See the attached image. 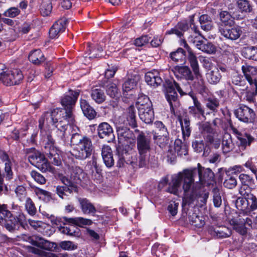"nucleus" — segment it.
Listing matches in <instances>:
<instances>
[{"mask_svg":"<svg viewBox=\"0 0 257 257\" xmlns=\"http://www.w3.org/2000/svg\"><path fill=\"white\" fill-rule=\"evenodd\" d=\"M198 172L189 171L187 169L174 175L172 181L169 184L167 191L170 193L177 195L180 188L181 182H183V189L184 197L183 199V205H189L196 199L197 188L192 186V176L195 175Z\"/></svg>","mask_w":257,"mask_h":257,"instance_id":"f257e3e1","label":"nucleus"},{"mask_svg":"<svg viewBox=\"0 0 257 257\" xmlns=\"http://www.w3.org/2000/svg\"><path fill=\"white\" fill-rule=\"evenodd\" d=\"M187 170L192 172L196 170L198 172L196 175L191 177L192 186L197 188L196 199L200 198V201L205 203L208 198L209 193L204 190L202 185L206 183L209 185L215 183L214 173L209 168L204 169L202 167L199 163L198 164L197 168Z\"/></svg>","mask_w":257,"mask_h":257,"instance_id":"f03ea898","label":"nucleus"},{"mask_svg":"<svg viewBox=\"0 0 257 257\" xmlns=\"http://www.w3.org/2000/svg\"><path fill=\"white\" fill-rule=\"evenodd\" d=\"M70 142L71 145L75 146L72 154L77 159L83 160L90 157L94 151L91 139L77 132L72 134Z\"/></svg>","mask_w":257,"mask_h":257,"instance_id":"7ed1b4c3","label":"nucleus"},{"mask_svg":"<svg viewBox=\"0 0 257 257\" xmlns=\"http://www.w3.org/2000/svg\"><path fill=\"white\" fill-rule=\"evenodd\" d=\"M10 209L11 210L9 209L7 204H0V225L12 232L15 230L16 225L21 222L23 214H15V212L20 210V207L14 202Z\"/></svg>","mask_w":257,"mask_h":257,"instance_id":"20e7f679","label":"nucleus"},{"mask_svg":"<svg viewBox=\"0 0 257 257\" xmlns=\"http://www.w3.org/2000/svg\"><path fill=\"white\" fill-rule=\"evenodd\" d=\"M79 95V91L78 90H69L68 93L65 94L61 100V104L64 108H57L50 111L46 112V116L50 118H49V120L53 121L52 117L57 115L61 116L65 113L73 114V109Z\"/></svg>","mask_w":257,"mask_h":257,"instance_id":"39448f33","label":"nucleus"},{"mask_svg":"<svg viewBox=\"0 0 257 257\" xmlns=\"http://www.w3.org/2000/svg\"><path fill=\"white\" fill-rule=\"evenodd\" d=\"M46 112H45L39 119V127L42 128L44 125L45 122L47 124H52L55 125L58 129V132L61 134V137L62 140L65 141V137L68 125L72 124L74 122V117L73 114L65 113L61 116L58 115L52 117L53 121L49 120V117L46 116Z\"/></svg>","mask_w":257,"mask_h":257,"instance_id":"423d86ee","label":"nucleus"},{"mask_svg":"<svg viewBox=\"0 0 257 257\" xmlns=\"http://www.w3.org/2000/svg\"><path fill=\"white\" fill-rule=\"evenodd\" d=\"M25 152L29 162L32 165L38 168L43 172H54V168L50 165L44 155L39 151L32 148L26 149Z\"/></svg>","mask_w":257,"mask_h":257,"instance_id":"0eeeda50","label":"nucleus"},{"mask_svg":"<svg viewBox=\"0 0 257 257\" xmlns=\"http://www.w3.org/2000/svg\"><path fill=\"white\" fill-rule=\"evenodd\" d=\"M23 75L19 69L10 70L4 64L0 63V81L7 86L19 84L23 79Z\"/></svg>","mask_w":257,"mask_h":257,"instance_id":"6e6552de","label":"nucleus"},{"mask_svg":"<svg viewBox=\"0 0 257 257\" xmlns=\"http://www.w3.org/2000/svg\"><path fill=\"white\" fill-rule=\"evenodd\" d=\"M183 43L184 44V47L186 49L188 53L187 59L190 67L192 68L195 78L198 81V83L199 89H203L204 87V81L200 71V68L197 57L185 40L183 41Z\"/></svg>","mask_w":257,"mask_h":257,"instance_id":"1a4fd4ad","label":"nucleus"},{"mask_svg":"<svg viewBox=\"0 0 257 257\" xmlns=\"http://www.w3.org/2000/svg\"><path fill=\"white\" fill-rule=\"evenodd\" d=\"M239 179L241 183V186L239 189L241 195L252 197L253 193L257 194V189L253 188L254 180L252 177L245 174H241Z\"/></svg>","mask_w":257,"mask_h":257,"instance_id":"9d476101","label":"nucleus"},{"mask_svg":"<svg viewBox=\"0 0 257 257\" xmlns=\"http://www.w3.org/2000/svg\"><path fill=\"white\" fill-rule=\"evenodd\" d=\"M45 153L51 162L55 165L59 166L61 161L60 151L54 146V141L50 135H48L45 141Z\"/></svg>","mask_w":257,"mask_h":257,"instance_id":"9b49d317","label":"nucleus"},{"mask_svg":"<svg viewBox=\"0 0 257 257\" xmlns=\"http://www.w3.org/2000/svg\"><path fill=\"white\" fill-rule=\"evenodd\" d=\"M176 89L180 93L181 95L183 94V92L180 87L179 85L175 81L170 82L168 84V86L166 89V98L169 103L170 106L171 111L175 114V109L174 105L176 106L177 103V93Z\"/></svg>","mask_w":257,"mask_h":257,"instance_id":"f8f14e48","label":"nucleus"},{"mask_svg":"<svg viewBox=\"0 0 257 257\" xmlns=\"http://www.w3.org/2000/svg\"><path fill=\"white\" fill-rule=\"evenodd\" d=\"M154 124L157 130L153 132V139L156 144L161 147L163 144L168 143L169 133L162 121H156Z\"/></svg>","mask_w":257,"mask_h":257,"instance_id":"ddd939ff","label":"nucleus"},{"mask_svg":"<svg viewBox=\"0 0 257 257\" xmlns=\"http://www.w3.org/2000/svg\"><path fill=\"white\" fill-rule=\"evenodd\" d=\"M234 114L239 120L245 123H252L255 118L253 110L246 105L240 106L234 110Z\"/></svg>","mask_w":257,"mask_h":257,"instance_id":"4468645a","label":"nucleus"},{"mask_svg":"<svg viewBox=\"0 0 257 257\" xmlns=\"http://www.w3.org/2000/svg\"><path fill=\"white\" fill-rule=\"evenodd\" d=\"M242 196L243 197H238L236 200L235 206L237 209L243 211L257 209V194L253 193L252 198Z\"/></svg>","mask_w":257,"mask_h":257,"instance_id":"2eb2a0df","label":"nucleus"},{"mask_svg":"<svg viewBox=\"0 0 257 257\" xmlns=\"http://www.w3.org/2000/svg\"><path fill=\"white\" fill-rule=\"evenodd\" d=\"M241 70L250 87H255L257 91V67L245 65L241 67Z\"/></svg>","mask_w":257,"mask_h":257,"instance_id":"dca6fc26","label":"nucleus"},{"mask_svg":"<svg viewBox=\"0 0 257 257\" xmlns=\"http://www.w3.org/2000/svg\"><path fill=\"white\" fill-rule=\"evenodd\" d=\"M53 222L54 223L57 225H59L60 223H63V224H71L78 226H81L82 225H90L93 223L91 219L81 217L74 218H67L66 217L56 218Z\"/></svg>","mask_w":257,"mask_h":257,"instance_id":"f3484780","label":"nucleus"},{"mask_svg":"<svg viewBox=\"0 0 257 257\" xmlns=\"http://www.w3.org/2000/svg\"><path fill=\"white\" fill-rule=\"evenodd\" d=\"M130 164L134 169H137L146 167L149 163V156L144 154H139V157L135 151L130 149Z\"/></svg>","mask_w":257,"mask_h":257,"instance_id":"a211bd4d","label":"nucleus"},{"mask_svg":"<svg viewBox=\"0 0 257 257\" xmlns=\"http://www.w3.org/2000/svg\"><path fill=\"white\" fill-rule=\"evenodd\" d=\"M137 149L139 154L148 155L151 150V139L145 136L143 132H141L137 138Z\"/></svg>","mask_w":257,"mask_h":257,"instance_id":"6ab92c4d","label":"nucleus"},{"mask_svg":"<svg viewBox=\"0 0 257 257\" xmlns=\"http://www.w3.org/2000/svg\"><path fill=\"white\" fill-rule=\"evenodd\" d=\"M98 137L101 139L109 138L108 142H110L114 139L113 131L111 125L107 122L100 123L97 129Z\"/></svg>","mask_w":257,"mask_h":257,"instance_id":"aec40b11","label":"nucleus"},{"mask_svg":"<svg viewBox=\"0 0 257 257\" xmlns=\"http://www.w3.org/2000/svg\"><path fill=\"white\" fill-rule=\"evenodd\" d=\"M116 132L118 140L120 143H123L124 142L131 143L134 140V134L128 127L119 124L116 126Z\"/></svg>","mask_w":257,"mask_h":257,"instance_id":"412c9836","label":"nucleus"},{"mask_svg":"<svg viewBox=\"0 0 257 257\" xmlns=\"http://www.w3.org/2000/svg\"><path fill=\"white\" fill-rule=\"evenodd\" d=\"M219 32L222 36L231 40H237L242 34L241 28L239 26H235L230 28H220Z\"/></svg>","mask_w":257,"mask_h":257,"instance_id":"4be33fe9","label":"nucleus"},{"mask_svg":"<svg viewBox=\"0 0 257 257\" xmlns=\"http://www.w3.org/2000/svg\"><path fill=\"white\" fill-rule=\"evenodd\" d=\"M129 147H126L125 148L122 147L117 148V152L118 160L117 162V166L118 167H123L125 163L130 164V149Z\"/></svg>","mask_w":257,"mask_h":257,"instance_id":"5701e85b","label":"nucleus"},{"mask_svg":"<svg viewBox=\"0 0 257 257\" xmlns=\"http://www.w3.org/2000/svg\"><path fill=\"white\" fill-rule=\"evenodd\" d=\"M80 208L84 214L94 216L97 210L94 205L90 200L86 198H79L78 199Z\"/></svg>","mask_w":257,"mask_h":257,"instance_id":"b1692460","label":"nucleus"},{"mask_svg":"<svg viewBox=\"0 0 257 257\" xmlns=\"http://www.w3.org/2000/svg\"><path fill=\"white\" fill-rule=\"evenodd\" d=\"M220 19L225 25L231 26L233 24V19H241L242 16L238 10L230 13L227 11H222L220 13Z\"/></svg>","mask_w":257,"mask_h":257,"instance_id":"393cba45","label":"nucleus"},{"mask_svg":"<svg viewBox=\"0 0 257 257\" xmlns=\"http://www.w3.org/2000/svg\"><path fill=\"white\" fill-rule=\"evenodd\" d=\"M67 20L63 18L56 22L49 30V35L51 38L58 37L60 33L63 32L66 28Z\"/></svg>","mask_w":257,"mask_h":257,"instance_id":"a878e982","label":"nucleus"},{"mask_svg":"<svg viewBox=\"0 0 257 257\" xmlns=\"http://www.w3.org/2000/svg\"><path fill=\"white\" fill-rule=\"evenodd\" d=\"M145 81L147 83L154 87L160 85L162 82V79L160 76V73L157 70L149 71L145 74Z\"/></svg>","mask_w":257,"mask_h":257,"instance_id":"bb28decb","label":"nucleus"},{"mask_svg":"<svg viewBox=\"0 0 257 257\" xmlns=\"http://www.w3.org/2000/svg\"><path fill=\"white\" fill-rule=\"evenodd\" d=\"M208 232L212 236L217 238H226L231 234V231L225 226L214 228L211 226L208 229Z\"/></svg>","mask_w":257,"mask_h":257,"instance_id":"cd10ccee","label":"nucleus"},{"mask_svg":"<svg viewBox=\"0 0 257 257\" xmlns=\"http://www.w3.org/2000/svg\"><path fill=\"white\" fill-rule=\"evenodd\" d=\"M193 101L194 105L189 107V112L195 117H199L200 115H204V110L201 104L196 96L191 95Z\"/></svg>","mask_w":257,"mask_h":257,"instance_id":"c85d7f7f","label":"nucleus"},{"mask_svg":"<svg viewBox=\"0 0 257 257\" xmlns=\"http://www.w3.org/2000/svg\"><path fill=\"white\" fill-rule=\"evenodd\" d=\"M28 241L32 244L46 250H49L52 247L49 241L38 236H29Z\"/></svg>","mask_w":257,"mask_h":257,"instance_id":"c756f323","label":"nucleus"},{"mask_svg":"<svg viewBox=\"0 0 257 257\" xmlns=\"http://www.w3.org/2000/svg\"><path fill=\"white\" fill-rule=\"evenodd\" d=\"M140 119L146 123H151L154 119V113L152 107L138 110Z\"/></svg>","mask_w":257,"mask_h":257,"instance_id":"7c9ffc66","label":"nucleus"},{"mask_svg":"<svg viewBox=\"0 0 257 257\" xmlns=\"http://www.w3.org/2000/svg\"><path fill=\"white\" fill-rule=\"evenodd\" d=\"M81 108L83 114L89 119H93L96 116V112L94 109L89 105V103L84 99L80 100Z\"/></svg>","mask_w":257,"mask_h":257,"instance_id":"2f4dec72","label":"nucleus"},{"mask_svg":"<svg viewBox=\"0 0 257 257\" xmlns=\"http://www.w3.org/2000/svg\"><path fill=\"white\" fill-rule=\"evenodd\" d=\"M136 111L135 107L131 106L128 108L123 116L126 119V124L133 127H136L137 126Z\"/></svg>","mask_w":257,"mask_h":257,"instance_id":"473e14b6","label":"nucleus"},{"mask_svg":"<svg viewBox=\"0 0 257 257\" xmlns=\"http://www.w3.org/2000/svg\"><path fill=\"white\" fill-rule=\"evenodd\" d=\"M91 97L98 104L103 103L106 99L104 90L101 88H93L91 91Z\"/></svg>","mask_w":257,"mask_h":257,"instance_id":"72a5a7b5","label":"nucleus"},{"mask_svg":"<svg viewBox=\"0 0 257 257\" xmlns=\"http://www.w3.org/2000/svg\"><path fill=\"white\" fill-rule=\"evenodd\" d=\"M178 119L179 121L182 131V134L184 137H189L191 134V127L190 121L189 118L185 116L184 117H182L181 116H178Z\"/></svg>","mask_w":257,"mask_h":257,"instance_id":"f704fd0d","label":"nucleus"},{"mask_svg":"<svg viewBox=\"0 0 257 257\" xmlns=\"http://www.w3.org/2000/svg\"><path fill=\"white\" fill-rule=\"evenodd\" d=\"M201 28L205 31H210L213 27V22L211 18L207 15L204 14L199 18Z\"/></svg>","mask_w":257,"mask_h":257,"instance_id":"c9c22d12","label":"nucleus"},{"mask_svg":"<svg viewBox=\"0 0 257 257\" xmlns=\"http://www.w3.org/2000/svg\"><path fill=\"white\" fill-rule=\"evenodd\" d=\"M230 224L233 226V229L240 234L244 235L246 233L244 218H239L232 219L230 221Z\"/></svg>","mask_w":257,"mask_h":257,"instance_id":"e433bc0d","label":"nucleus"},{"mask_svg":"<svg viewBox=\"0 0 257 257\" xmlns=\"http://www.w3.org/2000/svg\"><path fill=\"white\" fill-rule=\"evenodd\" d=\"M176 72L180 77L188 81H193L194 79L193 74L188 66H180L176 68Z\"/></svg>","mask_w":257,"mask_h":257,"instance_id":"4c0bfd02","label":"nucleus"},{"mask_svg":"<svg viewBox=\"0 0 257 257\" xmlns=\"http://www.w3.org/2000/svg\"><path fill=\"white\" fill-rule=\"evenodd\" d=\"M29 59L33 63L39 65L45 61V57L41 51L37 49L31 52L29 55Z\"/></svg>","mask_w":257,"mask_h":257,"instance_id":"58836bf2","label":"nucleus"},{"mask_svg":"<svg viewBox=\"0 0 257 257\" xmlns=\"http://www.w3.org/2000/svg\"><path fill=\"white\" fill-rule=\"evenodd\" d=\"M206 107L212 112L217 111L219 106V100L214 96H209L205 99Z\"/></svg>","mask_w":257,"mask_h":257,"instance_id":"ea45409f","label":"nucleus"},{"mask_svg":"<svg viewBox=\"0 0 257 257\" xmlns=\"http://www.w3.org/2000/svg\"><path fill=\"white\" fill-rule=\"evenodd\" d=\"M234 145L232 143L231 136L229 134H225L222 139V147L224 153H227L233 149Z\"/></svg>","mask_w":257,"mask_h":257,"instance_id":"a19ab883","label":"nucleus"},{"mask_svg":"<svg viewBox=\"0 0 257 257\" xmlns=\"http://www.w3.org/2000/svg\"><path fill=\"white\" fill-rule=\"evenodd\" d=\"M236 137L240 142V145L243 147L250 146L253 141L254 139L249 134L246 133H236Z\"/></svg>","mask_w":257,"mask_h":257,"instance_id":"79ce46f5","label":"nucleus"},{"mask_svg":"<svg viewBox=\"0 0 257 257\" xmlns=\"http://www.w3.org/2000/svg\"><path fill=\"white\" fill-rule=\"evenodd\" d=\"M207 79L211 84L218 83L221 78V75L217 68H214L207 73Z\"/></svg>","mask_w":257,"mask_h":257,"instance_id":"37998d69","label":"nucleus"},{"mask_svg":"<svg viewBox=\"0 0 257 257\" xmlns=\"http://www.w3.org/2000/svg\"><path fill=\"white\" fill-rule=\"evenodd\" d=\"M242 54L246 59L257 61V48L255 47L244 48Z\"/></svg>","mask_w":257,"mask_h":257,"instance_id":"c03bdc74","label":"nucleus"},{"mask_svg":"<svg viewBox=\"0 0 257 257\" xmlns=\"http://www.w3.org/2000/svg\"><path fill=\"white\" fill-rule=\"evenodd\" d=\"M171 59L176 62L182 63L185 59V54L184 50L179 48L176 51L170 54Z\"/></svg>","mask_w":257,"mask_h":257,"instance_id":"a18cd8bd","label":"nucleus"},{"mask_svg":"<svg viewBox=\"0 0 257 257\" xmlns=\"http://www.w3.org/2000/svg\"><path fill=\"white\" fill-rule=\"evenodd\" d=\"M137 104L138 110L141 108L148 109V108L152 107L151 101L149 98L146 95L140 96L138 98Z\"/></svg>","mask_w":257,"mask_h":257,"instance_id":"49530a36","label":"nucleus"},{"mask_svg":"<svg viewBox=\"0 0 257 257\" xmlns=\"http://www.w3.org/2000/svg\"><path fill=\"white\" fill-rule=\"evenodd\" d=\"M138 77L135 76L133 78H128L122 85L123 91L128 92L134 89L137 85Z\"/></svg>","mask_w":257,"mask_h":257,"instance_id":"de8ad7c7","label":"nucleus"},{"mask_svg":"<svg viewBox=\"0 0 257 257\" xmlns=\"http://www.w3.org/2000/svg\"><path fill=\"white\" fill-rule=\"evenodd\" d=\"M192 146L195 152L200 153L204 151L203 155H207L209 149L207 148L203 141H195L192 143Z\"/></svg>","mask_w":257,"mask_h":257,"instance_id":"09e8293b","label":"nucleus"},{"mask_svg":"<svg viewBox=\"0 0 257 257\" xmlns=\"http://www.w3.org/2000/svg\"><path fill=\"white\" fill-rule=\"evenodd\" d=\"M199 130L204 139L206 140L208 136H213V129L210 125L205 122L202 123L199 127Z\"/></svg>","mask_w":257,"mask_h":257,"instance_id":"8fccbe9b","label":"nucleus"},{"mask_svg":"<svg viewBox=\"0 0 257 257\" xmlns=\"http://www.w3.org/2000/svg\"><path fill=\"white\" fill-rule=\"evenodd\" d=\"M52 4L51 0H43L41 6V13L44 16H48L52 11Z\"/></svg>","mask_w":257,"mask_h":257,"instance_id":"3c124183","label":"nucleus"},{"mask_svg":"<svg viewBox=\"0 0 257 257\" xmlns=\"http://www.w3.org/2000/svg\"><path fill=\"white\" fill-rule=\"evenodd\" d=\"M106 92L112 98H116L119 95V92L117 86L114 83H110L107 85Z\"/></svg>","mask_w":257,"mask_h":257,"instance_id":"603ef678","label":"nucleus"},{"mask_svg":"<svg viewBox=\"0 0 257 257\" xmlns=\"http://www.w3.org/2000/svg\"><path fill=\"white\" fill-rule=\"evenodd\" d=\"M237 6L241 12L249 13L252 10L251 6L248 0H238Z\"/></svg>","mask_w":257,"mask_h":257,"instance_id":"864d4df0","label":"nucleus"},{"mask_svg":"<svg viewBox=\"0 0 257 257\" xmlns=\"http://www.w3.org/2000/svg\"><path fill=\"white\" fill-rule=\"evenodd\" d=\"M213 202L215 207H219L222 204V199L219 189L216 187L212 189Z\"/></svg>","mask_w":257,"mask_h":257,"instance_id":"5fc2aeb1","label":"nucleus"},{"mask_svg":"<svg viewBox=\"0 0 257 257\" xmlns=\"http://www.w3.org/2000/svg\"><path fill=\"white\" fill-rule=\"evenodd\" d=\"M236 178L233 176L227 175L223 182L224 186L228 189H233L236 187Z\"/></svg>","mask_w":257,"mask_h":257,"instance_id":"6e6d98bb","label":"nucleus"},{"mask_svg":"<svg viewBox=\"0 0 257 257\" xmlns=\"http://www.w3.org/2000/svg\"><path fill=\"white\" fill-rule=\"evenodd\" d=\"M25 207L28 213L31 215H34L36 213V208L34 202L30 198H27L26 200Z\"/></svg>","mask_w":257,"mask_h":257,"instance_id":"4d7b16f0","label":"nucleus"},{"mask_svg":"<svg viewBox=\"0 0 257 257\" xmlns=\"http://www.w3.org/2000/svg\"><path fill=\"white\" fill-rule=\"evenodd\" d=\"M12 163L6 164L5 165L4 172L3 175V179L5 177L7 180H11L13 177V172L12 169Z\"/></svg>","mask_w":257,"mask_h":257,"instance_id":"13d9d810","label":"nucleus"},{"mask_svg":"<svg viewBox=\"0 0 257 257\" xmlns=\"http://www.w3.org/2000/svg\"><path fill=\"white\" fill-rule=\"evenodd\" d=\"M31 176L36 182L40 184H44L46 183L45 177L36 171H31Z\"/></svg>","mask_w":257,"mask_h":257,"instance_id":"bf43d9fd","label":"nucleus"},{"mask_svg":"<svg viewBox=\"0 0 257 257\" xmlns=\"http://www.w3.org/2000/svg\"><path fill=\"white\" fill-rule=\"evenodd\" d=\"M60 246L65 250H74L77 248V245L71 241H63L60 243Z\"/></svg>","mask_w":257,"mask_h":257,"instance_id":"052dcab7","label":"nucleus"},{"mask_svg":"<svg viewBox=\"0 0 257 257\" xmlns=\"http://www.w3.org/2000/svg\"><path fill=\"white\" fill-rule=\"evenodd\" d=\"M20 13V10L16 7H12L6 11L4 15L7 17L15 18Z\"/></svg>","mask_w":257,"mask_h":257,"instance_id":"680f3d73","label":"nucleus"},{"mask_svg":"<svg viewBox=\"0 0 257 257\" xmlns=\"http://www.w3.org/2000/svg\"><path fill=\"white\" fill-rule=\"evenodd\" d=\"M71 192L72 191H71L69 188L65 187L62 186H58L56 188L57 194L62 198H63L64 196L67 195V193H71Z\"/></svg>","mask_w":257,"mask_h":257,"instance_id":"e2e57ef3","label":"nucleus"},{"mask_svg":"<svg viewBox=\"0 0 257 257\" xmlns=\"http://www.w3.org/2000/svg\"><path fill=\"white\" fill-rule=\"evenodd\" d=\"M175 151L177 153L178 155L183 156L186 155L188 154V150L185 145L181 146L178 145L176 142L175 143Z\"/></svg>","mask_w":257,"mask_h":257,"instance_id":"0e129e2a","label":"nucleus"},{"mask_svg":"<svg viewBox=\"0 0 257 257\" xmlns=\"http://www.w3.org/2000/svg\"><path fill=\"white\" fill-rule=\"evenodd\" d=\"M35 192L36 194L40 198L44 197L45 199H47V200H50V199L51 198V193L48 191L43 189L37 188L35 190Z\"/></svg>","mask_w":257,"mask_h":257,"instance_id":"69168bd1","label":"nucleus"},{"mask_svg":"<svg viewBox=\"0 0 257 257\" xmlns=\"http://www.w3.org/2000/svg\"><path fill=\"white\" fill-rule=\"evenodd\" d=\"M201 51L207 54H212L215 52V49L211 43L206 41L202 48H201Z\"/></svg>","mask_w":257,"mask_h":257,"instance_id":"338daca9","label":"nucleus"},{"mask_svg":"<svg viewBox=\"0 0 257 257\" xmlns=\"http://www.w3.org/2000/svg\"><path fill=\"white\" fill-rule=\"evenodd\" d=\"M244 166L249 169L251 172L254 174L255 177L257 175V165L253 163L252 159L248 160L244 164Z\"/></svg>","mask_w":257,"mask_h":257,"instance_id":"774afa93","label":"nucleus"}]
</instances>
